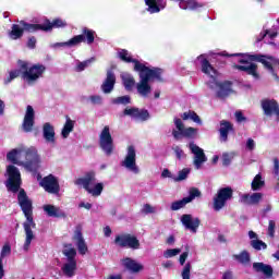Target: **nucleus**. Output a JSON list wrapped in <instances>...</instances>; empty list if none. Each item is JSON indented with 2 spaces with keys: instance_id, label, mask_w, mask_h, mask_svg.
<instances>
[{
  "instance_id": "obj_62",
  "label": "nucleus",
  "mask_w": 279,
  "mask_h": 279,
  "mask_svg": "<svg viewBox=\"0 0 279 279\" xmlns=\"http://www.w3.org/2000/svg\"><path fill=\"white\" fill-rule=\"evenodd\" d=\"M161 266H162L165 269H171V267H173V262H172V260L163 262V263L161 264Z\"/></svg>"
},
{
  "instance_id": "obj_12",
  "label": "nucleus",
  "mask_w": 279,
  "mask_h": 279,
  "mask_svg": "<svg viewBox=\"0 0 279 279\" xmlns=\"http://www.w3.org/2000/svg\"><path fill=\"white\" fill-rule=\"evenodd\" d=\"M99 147L106 156H112L114 151V140L110 133V126L106 125L99 135Z\"/></svg>"
},
{
  "instance_id": "obj_40",
  "label": "nucleus",
  "mask_w": 279,
  "mask_h": 279,
  "mask_svg": "<svg viewBox=\"0 0 279 279\" xmlns=\"http://www.w3.org/2000/svg\"><path fill=\"white\" fill-rule=\"evenodd\" d=\"M263 186H265V181L263 180V174L258 173L254 177L251 183V189L252 191H260Z\"/></svg>"
},
{
  "instance_id": "obj_7",
  "label": "nucleus",
  "mask_w": 279,
  "mask_h": 279,
  "mask_svg": "<svg viewBox=\"0 0 279 279\" xmlns=\"http://www.w3.org/2000/svg\"><path fill=\"white\" fill-rule=\"evenodd\" d=\"M95 172L89 171L85 174L84 178H78L75 180L76 186H83L89 193V195H93L94 197H99L101 193L104 192V183H97L94 189L90 187V184L95 183Z\"/></svg>"
},
{
  "instance_id": "obj_24",
  "label": "nucleus",
  "mask_w": 279,
  "mask_h": 279,
  "mask_svg": "<svg viewBox=\"0 0 279 279\" xmlns=\"http://www.w3.org/2000/svg\"><path fill=\"white\" fill-rule=\"evenodd\" d=\"M197 60L201 62L202 73L209 75L210 77H217V69L210 64V61L206 59V54H201L197 57Z\"/></svg>"
},
{
  "instance_id": "obj_50",
  "label": "nucleus",
  "mask_w": 279,
  "mask_h": 279,
  "mask_svg": "<svg viewBox=\"0 0 279 279\" xmlns=\"http://www.w3.org/2000/svg\"><path fill=\"white\" fill-rule=\"evenodd\" d=\"M182 279H191V262H187L181 272Z\"/></svg>"
},
{
  "instance_id": "obj_52",
  "label": "nucleus",
  "mask_w": 279,
  "mask_h": 279,
  "mask_svg": "<svg viewBox=\"0 0 279 279\" xmlns=\"http://www.w3.org/2000/svg\"><path fill=\"white\" fill-rule=\"evenodd\" d=\"M10 254H12V246H10V244H4L1 250V258L10 256Z\"/></svg>"
},
{
  "instance_id": "obj_4",
  "label": "nucleus",
  "mask_w": 279,
  "mask_h": 279,
  "mask_svg": "<svg viewBox=\"0 0 279 279\" xmlns=\"http://www.w3.org/2000/svg\"><path fill=\"white\" fill-rule=\"evenodd\" d=\"M17 204L24 215L26 217V221L23 223L24 232L26 234L25 242L23 245L24 252H29V245H32V241L36 239L34 235V231L32 228H36V222L34 221V204L29 196H27V192L21 189L17 194Z\"/></svg>"
},
{
  "instance_id": "obj_31",
  "label": "nucleus",
  "mask_w": 279,
  "mask_h": 279,
  "mask_svg": "<svg viewBox=\"0 0 279 279\" xmlns=\"http://www.w3.org/2000/svg\"><path fill=\"white\" fill-rule=\"evenodd\" d=\"M219 132L220 141L222 143H228V134H230V132H234V125L228 120H221Z\"/></svg>"
},
{
  "instance_id": "obj_61",
  "label": "nucleus",
  "mask_w": 279,
  "mask_h": 279,
  "mask_svg": "<svg viewBox=\"0 0 279 279\" xmlns=\"http://www.w3.org/2000/svg\"><path fill=\"white\" fill-rule=\"evenodd\" d=\"M78 208H85L86 210H90V208H93V204L82 202L78 204Z\"/></svg>"
},
{
  "instance_id": "obj_21",
  "label": "nucleus",
  "mask_w": 279,
  "mask_h": 279,
  "mask_svg": "<svg viewBox=\"0 0 279 279\" xmlns=\"http://www.w3.org/2000/svg\"><path fill=\"white\" fill-rule=\"evenodd\" d=\"M181 223L184 226L186 230H191L194 234L197 232V228H199L202 220L199 218H193V215L185 214L181 216Z\"/></svg>"
},
{
  "instance_id": "obj_32",
  "label": "nucleus",
  "mask_w": 279,
  "mask_h": 279,
  "mask_svg": "<svg viewBox=\"0 0 279 279\" xmlns=\"http://www.w3.org/2000/svg\"><path fill=\"white\" fill-rule=\"evenodd\" d=\"M179 8L181 10H199V8H204V3L197 2V0H178Z\"/></svg>"
},
{
  "instance_id": "obj_59",
  "label": "nucleus",
  "mask_w": 279,
  "mask_h": 279,
  "mask_svg": "<svg viewBox=\"0 0 279 279\" xmlns=\"http://www.w3.org/2000/svg\"><path fill=\"white\" fill-rule=\"evenodd\" d=\"M143 213H145V215H149L154 213V207H151V205L149 204H145L143 208Z\"/></svg>"
},
{
  "instance_id": "obj_33",
  "label": "nucleus",
  "mask_w": 279,
  "mask_h": 279,
  "mask_svg": "<svg viewBox=\"0 0 279 279\" xmlns=\"http://www.w3.org/2000/svg\"><path fill=\"white\" fill-rule=\"evenodd\" d=\"M121 80L125 90H128V93H132L136 86V80L134 76L130 73H125L121 75Z\"/></svg>"
},
{
  "instance_id": "obj_19",
  "label": "nucleus",
  "mask_w": 279,
  "mask_h": 279,
  "mask_svg": "<svg viewBox=\"0 0 279 279\" xmlns=\"http://www.w3.org/2000/svg\"><path fill=\"white\" fill-rule=\"evenodd\" d=\"M118 58L126 64H134L133 71L135 72L143 71L146 66L144 63H141V61H138L137 59L132 58V54L126 49H121L118 52Z\"/></svg>"
},
{
  "instance_id": "obj_51",
  "label": "nucleus",
  "mask_w": 279,
  "mask_h": 279,
  "mask_svg": "<svg viewBox=\"0 0 279 279\" xmlns=\"http://www.w3.org/2000/svg\"><path fill=\"white\" fill-rule=\"evenodd\" d=\"M232 158H234V156L230 155L229 153H223L222 154V165H223V167H230V165L232 162Z\"/></svg>"
},
{
  "instance_id": "obj_15",
  "label": "nucleus",
  "mask_w": 279,
  "mask_h": 279,
  "mask_svg": "<svg viewBox=\"0 0 279 279\" xmlns=\"http://www.w3.org/2000/svg\"><path fill=\"white\" fill-rule=\"evenodd\" d=\"M39 186L50 195H60V181L53 174H48L41 179Z\"/></svg>"
},
{
  "instance_id": "obj_20",
  "label": "nucleus",
  "mask_w": 279,
  "mask_h": 279,
  "mask_svg": "<svg viewBox=\"0 0 279 279\" xmlns=\"http://www.w3.org/2000/svg\"><path fill=\"white\" fill-rule=\"evenodd\" d=\"M216 86L218 88L216 93L218 99H227V97H230V95L234 93V89H232V81L216 82Z\"/></svg>"
},
{
  "instance_id": "obj_26",
  "label": "nucleus",
  "mask_w": 279,
  "mask_h": 279,
  "mask_svg": "<svg viewBox=\"0 0 279 279\" xmlns=\"http://www.w3.org/2000/svg\"><path fill=\"white\" fill-rule=\"evenodd\" d=\"M117 84V75L111 70L107 71V77L101 85V90L105 95L110 94L111 90H114V85Z\"/></svg>"
},
{
  "instance_id": "obj_54",
  "label": "nucleus",
  "mask_w": 279,
  "mask_h": 279,
  "mask_svg": "<svg viewBox=\"0 0 279 279\" xmlns=\"http://www.w3.org/2000/svg\"><path fill=\"white\" fill-rule=\"evenodd\" d=\"M235 119H236L238 123H243V121H247V118H245V116H243L242 111H235Z\"/></svg>"
},
{
  "instance_id": "obj_53",
  "label": "nucleus",
  "mask_w": 279,
  "mask_h": 279,
  "mask_svg": "<svg viewBox=\"0 0 279 279\" xmlns=\"http://www.w3.org/2000/svg\"><path fill=\"white\" fill-rule=\"evenodd\" d=\"M178 160H182V158H184V150H182V148H180V146H174L172 147Z\"/></svg>"
},
{
  "instance_id": "obj_5",
  "label": "nucleus",
  "mask_w": 279,
  "mask_h": 279,
  "mask_svg": "<svg viewBox=\"0 0 279 279\" xmlns=\"http://www.w3.org/2000/svg\"><path fill=\"white\" fill-rule=\"evenodd\" d=\"M135 73H138L140 75V83H137L136 88L141 97H149L151 94V85H149L151 80H157V82H165L162 78V73H165V70L160 68L150 69L149 66L144 65L143 70H137Z\"/></svg>"
},
{
  "instance_id": "obj_2",
  "label": "nucleus",
  "mask_w": 279,
  "mask_h": 279,
  "mask_svg": "<svg viewBox=\"0 0 279 279\" xmlns=\"http://www.w3.org/2000/svg\"><path fill=\"white\" fill-rule=\"evenodd\" d=\"M7 160L12 165L24 167L31 173H38V169H40V155L34 146L13 148L7 154Z\"/></svg>"
},
{
  "instance_id": "obj_11",
  "label": "nucleus",
  "mask_w": 279,
  "mask_h": 279,
  "mask_svg": "<svg viewBox=\"0 0 279 279\" xmlns=\"http://www.w3.org/2000/svg\"><path fill=\"white\" fill-rule=\"evenodd\" d=\"M37 24H29L25 21H20L19 24H13L11 26V32L9 33L10 38L12 40H19L20 38H23V34L27 32L28 34H34L35 32H38V28H36Z\"/></svg>"
},
{
  "instance_id": "obj_44",
  "label": "nucleus",
  "mask_w": 279,
  "mask_h": 279,
  "mask_svg": "<svg viewBox=\"0 0 279 279\" xmlns=\"http://www.w3.org/2000/svg\"><path fill=\"white\" fill-rule=\"evenodd\" d=\"M186 204H189V201L186 199V197H183L180 201L172 202L170 206V210H180L181 208H184Z\"/></svg>"
},
{
  "instance_id": "obj_8",
  "label": "nucleus",
  "mask_w": 279,
  "mask_h": 279,
  "mask_svg": "<svg viewBox=\"0 0 279 279\" xmlns=\"http://www.w3.org/2000/svg\"><path fill=\"white\" fill-rule=\"evenodd\" d=\"M174 125L177 130H172V136L174 141H180V138H187L189 141H193L197 138V129L195 128H184V122L182 119L174 118Z\"/></svg>"
},
{
  "instance_id": "obj_41",
  "label": "nucleus",
  "mask_w": 279,
  "mask_h": 279,
  "mask_svg": "<svg viewBox=\"0 0 279 279\" xmlns=\"http://www.w3.org/2000/svg\"><path fill=\"white\" fill-rule=\"evenodd\" d=\"M112 104L114 106H128L129 104H132V97H130V95L120 96L112 99Z\"/></svg>"
},
{
  "instance_id": "obj_10",
  "label": "nucleus",
  "mask_w": 279,
  "mask_h": 279,
  "mask_svg": "<svg viewBox=\"0 0 279 279\" xmlns=\"http://www.w3.org/2000/svg\"><path fill=\"white\" fill-rule=\"evenodd\" d=\"M7 173L9 175L7 181L8 191L19 193V191H21V184H23V181L21 180V171H19V168L15 166L10 165L7 168Z\"/></svg>"
},
{
  "instance_id": "obj_57",
  "label": "nucleus",
  "mask_w": 279,
  "mask_h": 279,
  "mask_svg": "<svg viewBox=\"0 0 279 279\" xmlns=\"http://www.w3.org/2000/svg\"><path fill=\"white\" fill-rule=\"evenodd\" d=\"M186 258H189V251L183 252L179 257L180 265H184L186 263Z\"/></svg>"
},
{
  "instance_id": "obj_63",
  "label": "nucleus",
  "mask_w": 279,
  "mask_h": 279,
  "mask_svg": "<svg viewBox=\"0 0 279 279\" xmlns=\"http://www.w3.org/2000/svg\"><path fill=\"white\" fill-rule=\"evenodd\" d=\"M161 178H171V171H169V169H165L161 172Z\"/></svg>"
},
{
  "instance_id": "obj_64",
  "label": "nucleus",
  "mask_w": 279,
  "mask_h": 279,
  "mask_svg": "<svg viewBox=\"0 0 279 279\" xmlns=\"http://www.w3.org/2000/svg\"><path fill=\"white\" fill-rule=\"evenodd\" d=\"M222 279H232V271H226L222 275Z\"/></svg>"
},
{
  "instance_id": "obj_56",
  "label": "nucleus",
  "mask_w": 279,
  "mask_h": 279,
  "mask_svg": "<svg viewBox=\"0 0 279 279\" xmlns=\"http://www.w3.org/2000/svg\"><path fill=\"white\" fill-rule=\"evenodd\" d=\"M28 49H36V37H29L27 41Z\"/></svg>"
},
{
  "instance_id": "obj_42",
  "label": "nucleus",
  "mask_w": 279,
  "mask_h": 279,
  "mask_svg": "<svg viewBox=\"0 0 279 279\" xmlns=\"http://www.w3.org/2000/svg\"><path fill=\"white\" fill-rule=\"evenodd\" d=\"M93 62H95V58H90V59H87V60H85L83 62H78L76 64L75 71L77 73H82V71L88 69V66H90V64H93Z\"/></svg>"
},
{
  "instance_id": "obj_49",
  "label": "nucleus",
  "mask_w": 279,
  "mask_h": 279,
  "mask_svg": "<svg viewBox=\"0 0 279 279\" xmlns=\"http://www.w3.org/2000/svg\"><path fill=\"white\" fill-rule=\"evenodd\" d=\"M267 234H268V236H270V239H274L276 236V221L275 220H269Z\"/></svg>"
},
{
  "instance_id": "obj_38",
  "label": "nucleus",
  "mask_w": 279,
  "mask_h": 279,
  "mask_svg": "<svg viewBox=\"0 0 279 279\" xmlns=\"http://www.w3.org/2000/svg\"><path fill=\"white\" fill-rule=\"evenodd\" d=\"M181 119H182L183 121H189V119H190V120L193 121L194 123H197L198 125H202V118H199V117L197 116V112H195V111H193V110H189V111H186V112H183V113L181 114Z\"/></svg>"
},
{
  "instance_id": "obj_60",
  "label": "nucleus",
  "mask_w": 279,
  "mask_h": 279,
  "mask_svg": "<svg viewBox=\"0 0 279 279\" xmlns=\"http://www.w3.org/2000/svg\"><path fill=\"white\" fill-rule=\"evenodd\" d=\"M246 147L250 151H253L254 147H256V144L254 143V140L248 138L246 142Z\"/></svg>"
},
{
  "instance_id": "obj_23",
  "label": "nucleus",
  "mask_w": 279,
  "mask_h": 279,
  "mask_svg": "<svg viewBox=\"0 0 279 279\" xmlns=\"http://www.w3.org/2000/svg\"><path fill=\"white\" fill-rule=\"evenodd\" d=\"M34 27L37 28V32H51L53 27H66V22L62 19H54L52 22L46 19L44 24H37V26Z\"/></svg>"
},
{
  "instance_id": "obj_47",
  "label": "nucleus",
  "mask_w": 279,
  "mask_h": 279,
  "mask_svg": "<svg viewBox=\"0 0 279 279\" xmlns=\"http://www.w3.org/2000/svg\"><path fill=\"white\" fill-rule=\"evenodd\" d=\"M189 173H191V169L189 168L180 170L178 177L174 178V182H182L183 180H186V178H189Z\"/></svg>"
},
{
  "instance_id": "obj_22",
  "label": "nucleus",
  "mask_w": 279,
  "mask_h": 279,
  "mask_svg": "<svg viewBox=\"0 0 279 279\" xmlns=\"http://www.w3.org/2000/svg\"><path fill=\"white\" fill-rule=\"evenodd\" d=\"M190 150L192 154H194V165L196 169H199L208 158H206V154H204V149H202L199 146H197L195 143L189 144Z\"/></svg>"
},
{
  "instance_id": "obj_43",
  "label": "nucleus",
  "mask_w": 279,
  "mask_h": 279,
  "mask_svg": "<svg viewBox=\"0 0 279 279\" xmlns=\"http://www.w3.org/2000/svg\"><path fill=\"white\" fill-rule=\"evenodd\" d=\"M251 247H253V250H256V252H260V250H267V243L258 239L252 240Z\"/></svg>"
},
{
  "instance_id": "obj_48",
  "label": "nucleus",
  "mask_w": 279,
  "mask_h": 279,
  "mask_svg": "<svg viewBox=\"0 0 279 279\" xmlns=\"http://www.w3.org/2000/svg\"><path fill=\"white\" fill-rule=\"evenodd\" d=\"M182 252L181 248H168L163 252V257L165 258H173V256H178Z\"/></svg>"
},
{
  "instance_id": "obj_35",
  "label": "nucleus",
  "mask_w": 279,
  "mask_h": 279,
  "mask_svg": "<svg viewBox=\"0 0 279 279\" xmlns=\"http://www.w3.org/2000/svg\"><path fill=\"white\" fill-rule=\"evenodd\" d=\"M61 271L66 278H73V276H75V271H77V262L65 263L62 266Z\"/></svg>"
},
{
  "instance_id": "obj_39",
  "label": "nucleus",
  "mask_w": 279,
  "mask_h": 279,
  "mask_svg": "<svg viewBox=\"0 0 279 279\" xmlns=\"http://www.w3.org/2000/svg\"><path fill=\"white\" fill-rule=\"evenodd\" d=\"M233 260H236L241 265H247L252 260V257L250 256V252L242 251L240 254L232 255Z\"/></svg>"
},
{
  "instance_id": "obj_1",
  "label": "nucleus",
  "mask_w": 279,
  "mask_h": 279,
  "mask_svg": "<svg viewBox=\"0 0 279 279\" xmlns=\"http://www.w3.org/2000/svg\"><path fill=\"white\" fill-rule=\"evenodd\" d=\"M219 56L223 58H240L238 60L239 64H233L232 69L235 71H241L242 73H246V75H251L254 80H259L260 74H258V64L254 62H260L271 73H274V64H276V59L274 57L265 56V54H250V53H227L220 52Z\"/></svg>"
},
{
  "instance_id": "obj_28",
  "label": "nucleus",
  "mask_w": 279,
  "mask_h": 279,
  "mask_svg": "<svg viewBox=\"0 0 279 279\" xmlns=\"http://www.w3.org/2000/svg\"><path fill=\"white\" fill-rule=\"evenodd\" d=\"M279 105L276 99H264L262 100V109L266 117H272L278 110Z\"/></svg>"
},
{
  "instance_id": "obj_37",
  "label": "nucleus",
  "mask_w": 279,
  "mask_h": 279,
  "mask_svg": "<svg viewBox=\"0 0 279 279\" xmlns=\"http://www.w3.org/2000/svg\"><path fill=\"white\" fill-rule=\"evenodd\" d=\"M64 247H70L69 250H63V256H66L69 263H77L75 256H77V251L73 248V244H64Z\"/></svg>"
},
{
  "instance_id": "obj_6",
  "label": "nucleus",
  "mask_w": 279,
  "mask_h": 279,
  "mask_svg": "<svg viewBox=\"0 0 279 279\" xmlns=\"http://www.w3.org/2000/svg\"><path fill=\"white\" fill-rule=\"evenodd\" d=\"M96 34L97 33L95 31L88 27H83L81 35H76L72 37L70 40L64 43H57L54 44V47H77V45H82V43H86L87 45H93V43H95Z\"/></svg>"
},
{
  "instance_id": "obj_17",
  "label": "nucleus",
  "mask_w": 279,
  "mask_h": 279,
  "mask_svg": "<svg viewBox=\"0 0 279 279\" xmlns=\"http://www.w3.org/2000/svg\"><path fill=\"white\" fill-rule=\"evenodd\" d=\"M123 114L125 117H131L132 119H136V121L142 122L149 121V119L151 118L147 109H140L137 107L124 109Z\"/></svg>"
},
{
  "instance_id": "obj_30",
  "label": "nucleus",
  "mask_w": 279,
  "mask_h": 279,
  "mask_svg": "<svg viewBox=\"0 0 279 279\" xmlns=\"http://www.w3.org/2000/svg\"><path fill=\"white\" fill-rule=\"evenodd\" d=\"M122 265L125 269H128V271H131L132 274H138L144 269V266L132 259V257L123 258Z\"/></svg>"
},
{
  "instance_id": "obj_25",
  "label": "nucleus",
  "mask_w": 279,
  "mask_h": 279,
  "mask_svg": "<svg viewBox=\"0 0 279 279\" xmlns=\"http://www.w3.org/2000/svg\"><path fill=\"white\" fill-rule=\"evenodd\" d=\"M241 204H245V206H258L260 202H263V193L256 192L253 194H243L240 197Z\"/></svg>"
},
{
  "instance_id": "obj_55",
  "label": "nucleus",
  "mask_w": 279,
  "mask_h": 279,
  "mask_svg": "<svg viewBox=\"0 0 279 279\" xmlns=\"http://www.w3.org/2000/svg\"><path fill=\"white\" fill-rule=\"evenodd\" d=\"M89 99H90L92 104H94V105L100 106V104L102 102L101 96H98V95L90 96Z\"/></svg>"
},
{
  "instance_id": "obj_16",
  "label": "nucleus",
  "mask_w": 279,
  "mask_h": 279,
  "mask_svg": "<svg viewBox=\"0 0 279 279\" xmlns=\"http://www.w3.org/2000/svg\"><path fill=\"white\" fill-rule=\"evenodd\" d=\"M72 239L75 242L78 254H81V256H86V253L88 252V244H86V240H84V234L82 233V225L76 226Z\"/></svg>"
},
{
  "instance_id": "obj_14",
  "label": "nucleus",
  "mask_w": 279,
  "mask_h": 279,
  "mask_svg": "<svg viewBox=\"0 0 279 279\" xmlns=\"http://www.w3.org/2000/svg\"><path fill=\"white\" fill-rule=\"evenodd\" d=\"M121 167H124L132 173H141V169L136 165V148H134L133 145L128 147L126 156L124 157V160L121 161Z\"/></svg>"
},
{
  "instance_id": "obj_34",
  "label": "nucleus",
  "mask_w": 279,
  "mask_h": 279,
  "mask_svg": "<svg viewBox=\"0 0 279 279\" xmlns=\"http://www.w3.org/2000/svg\"><path fill=\"white\" fill-rule=\"evenodd\" d=\"M44 210L46 215H48V217H54L57 219L66 217V214H64V211L60 210L59 207H56L53 205H44Z\"/></svg>"
},
{
  "instance_id": "obj_9",
  "label": "nucleus",
  "mask_w": 279,
  "mask_h": 279,
  "mask_svg": "<svg viewBox=\"0 0 279 279\" xmlns=\"http://www.w3.org/2000/svg\"><path fill=\"white\" fill-rule=\"evenodd\" d=\"M232 197H234V190L231 186L220 187L214 196V210L219 213Z\"/></svg>"
},
{
  "instance_id": "obj_3",
  "label": "nucleus",
  "mask_w": 279,
  "mask_h": 279,
  "mask_svg": "<svg viewBox=\"0 0 279 279\" xmlns=\"http://www.w3.org/2000/svg\"><path fill=\"white\" fill-rule=\"evenodd\" d=\"M17 66L19 69L10 71L9 76L4 78L5 86L11 84L16 77H21L28 86H33V84L37 83L45 75V71H47V66L43 63H35L29 66V62L24 60H19Z\"/></svg>"
},
{
  "instance_id": "obj_18",
  "label": "nucleus",
  "mask_w": 279,
  "mask_h": 279,
  "mask_svg": "<svg viewBox=\"0 0 279 279\" xmlns=\"http://www.w3.org/2000/svg\"><path fill=\"white\" fill-rule=\"evenodd\" d=\"M35 119H36V113L34 111V107H32V105H28L26 107V113L24 116V120L22 123L23 132H25L26 134H29V132L34 130V125L36 123Z\"/></svg>"
},
{
  "instance_id": "obj_36",
  "label": "nucleus",
  "mask_w": 279,
  "mask_h": 279,
  "mask_svg": "<svg viewBox=\"0 0 279 279\" xmlns=\"http://www.w3.org/2000/svg\"><path fill=\"white\" fill-rule=\"evenodd\" d=\"M74 128H75V121L71 120V118L69 116H66L65 123L61 131V136L63 138H69V135L71 134V132H73Z\"/></svg>"
},
{
  "instance_id": "obj_13",
  "label": "nucleus",
  "mask_w": 279,
  "mask_h": 279,
  "mask_svg": "<svg viewBox=\"0 0 279 279\" xmlns=\"http://www.w3.org/2000/svg\"><path fill=\"white\" fill-rule=\"evenodd\" d=\"M114 244L119 247H129V250H141V241L136 235L130 233L117 235Z\"/></svg>"
},
{
  "instance_id": "obj_29",
  "label": "nucleus",
  "mask_w": 279,
  "mask_h": 279,
  "mask_svg": "<svg viewBox=\"0 0 279 279\" xmlns=\"http://www.w3.org/2000/svg\"><path fill=\"white\" fill-rule=\"evenodd\" d=\"M253 269L255 274H264L266 278L274 277V268L271 267V265H267L263 262L253 263Z\"/></svg>"
},
{
  "instance_id": "obj_45",
  "label": "nucleus",
  "mask_w": 279,
  "mask_h": 279,
  "mask_svg": "<svg viewBox=\"0 0 279 279\" xmlns=\"http://www.w3.org/2000/svg\"><path fill=\"white\" fill-rule=\"evenodd\" d=\"M145 4L148 7L151 14L160 12V7H158V2L156 0H145Z\"/></svg>"
},
{
  "instance_id": "obj_58",
  "label": "nucleus",
  "mask_w": 279,
  "mask_h": 279,
  "mask_svg": "<svg viewBox=\"0 0 279 279\" xmlns=\"http://www.w3.org/2000/svg\"><path fill=\"white\" fill-rule=\"evenodd\" d=\"M274 173L275 175H279V159L277 157L274 158Z\"/></svg>"
},
{
  "instance_id": "obj_46",
  "label": "nucleus",
  "mask_w": 279,
  "mask_h": 279,
  "mask_svg": "<svg viewBox=\"0 0 279 279\" xmlns=\"http://www.w3.org/2000/svg\"><path fill=\"white\" fill-rule=\"evenodd\" d=\"M195 197H202V192L197 187H192L190 189V195L186 196L185 199L189 204H191V202L195 199Z\"/></svg>"
},
{
  "instance_id": "obj_27",
  "label": "nucleus",
  "mask_w": 279,
  "mask_h": 279,
  "mask_svg": "<svg viewBox=\"0 0 279 279\" xmlns=\"http://www.w3.org/2000/svg\"><path fill=\"white\" fill-rule=\"evenodd\" d=\"M43 137L46 143L56 145V128H53L49 122H46L43 125Z\"/></svg>"
}]
</instances>
